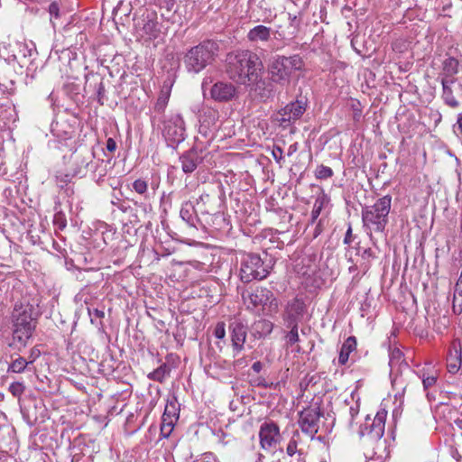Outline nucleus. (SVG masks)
Instances as JSON below:
<instances>
[{
	"label": "nucleus",
	"instance_id": "1",
	"mask_svg": "<svg viewBox=\"0 0 462 462\" xmlns=\"http://www.w3.org/2000/svg\"><path fill=\"white\" fill-rule=\"evenodd\" d=\"M41 312L36 302L23 299L17 301L11 313L12 341L9 346L21 351L26 347L36 328Z\"/></svg>",
	"mask_w": 462,
	"mask_h": 462
},
{
	"label": "nucleus",
	"instance_id": "2",
	"mask_svg": "<svg viewBox=\"0 0 462 462\" xmlns=\"http://www.w3.org/2000/svg\"><path fill=\"white\" fill-rule=\"evenodd\" d=\"M226 72L231 79L246 85L259 79L263 65L258 55L250 51L230 53L226 58Z\"/></svg>",
	"mask_w": 462,
	"mask_h": 462
},
{
	"label": "nucleus",
	"instance_id": "3",
	"mask_svg": "<svg viewBox=\"0 0 462 462\" xmlns=\"http://www.w3.org/2000/svg\"><path fill=\"white\" fill-rule=\"evenodd\" d=\"M303 68L304 61L299 54L275 55L269 60L267 71L273 83L284 87L289 85L292 76Z\"/></svg>",
	"mask_w": 462,
	"mask_h": 462
},
{
	"label": "nucleus",
	"instance_id": "4",
	"mask_svg": "<svg viewBox=\"0 0 462 462\" xmlns=\"http://www.w3.org/2000/svg\"><path fill=\"white\" fill-rule=\"evenodd\" d=\"M218 43L208 40L187 51L183 57L184 66L189 72L199 73L211 64L218 52Z\"/></svg>",
	"mask_w": 462,
	"mask_h": 462
},
{
	"label": "nucleus",
	"instance_id": "5",
	"mask_svg": "<svg viewBox=\"0 0 462 462\" xmlns=\"http://www.w3.org/2000/svg\"><path fill=\"white\" fill-rule=\"evenodd\" d=\"M392 197L390 195L383 196L376 200L372 206H365L362 208V221L364 227L372 232L383 233L388 223V216L391 210Z\"/></svg>",
	"mask_w": 462,
	"mask_h": 462
},
{
	"label": "nucleus",
	"instance_id": "6",
	"mask_svg": "<svg viewBox=\"0 0 462 462\" xmlns=\"http://www.w3.org/2000/svg\"><path fill=\"white\" fill-rule=\"evenodd\" d=\"M271 266L257 254L243 255L240 266V279L247 283L254 280H263L270 273Z\"/></svg>",
	"mask_w": 462,
	"mask_h": 462
},
{
	"label": "nucleus",
	"instance_id": "7",
	"mask_svg": "<svg viewBox=\"0 0 462 462\" xmlns=\"http://www.w3.org/2000/svg\"><path fill=\"white\" fill-rule=\"evenodd\" d=\"M243 300L248 310H254L261 307L263 313L267 316L278 311V301L267 288L257 287L246 296L243 294Z\"/></svg>",
	"mask_w": 462,
	"mask_h": 462
},
{
	"label": "nucleus",
	"instance_id": "8",
	"mask_svg": "<svg viewBox=\"0 0 462 462\" xmlns=\"http://www.w3.org/2000/svg\"><path fill=\"white\" fill-rule=\"evenodd\" d=\"M185 123L180 114H171L163 121L162 134L169 145L174 146L185 139Z\"/></svg>",
	"mask_w": 462,
	"mask_h": 462
},
{
	"label": "nucleus",
	"instance_id": "9",
	"mask_svg": "<svg viewBox=\"0 0 462 462\" xmlns=\"http://www.w3.org/2000/svg\"><path fill=\"white\" fill-rule=\"evenodd\" d=\"M386 417L387 411L383 409L378 411L373 420L367 416L365 424L360 427V436H367L372 441L381 439L384 434Z\"/></svg>",
	"mask_w": 462,
	"mask_h": 462
},
{
	"label": "nucleus",
	"instance_id": "10",
	"mask_svg": "<svg viewBox=\"0 0 462 462\" xmlns=\"http://www.w3.org/2000/svg\"><path fill=\"white\" fill-rule=\"evenodd\" d=\"M321 416L320 408L317 405L310 406L301 411L298 422L302 432L313 439L319 431Z\"/></svg>",
	"mask_w": 462,
	"mask_h": 462
},
{
	"label": "nucleus",
	"instance_id": "11",
	"mask_svg": "<svg viewBox=\"0 0 462 462\" xmlns=\"http://www.w3.org/2000/svg\"><path fill=\"white\" fill-rule=\"evenodd\" d=\"M306 108L307 101L304 98L291 102L278 112L277 121L281 126L286 128L300 119Z\"/></svg>",
	"mask_w": 462,
	"mask_h": 462
},
{
	"label": "nucleus",
	"instance_id": "12",
	"mask_svg": "<svg viewBox=\"0 0 462 462\" xmlns=\"http://www.w3.org/2000/svg\"><path fill=\"white\" fill-rule=\"evenodd\" d=\"M94 152L90 149L83 148L78 151L73 160V176L83 177L88 171H94Z\"/></svg>",
	"mask_w": 462,
	"mask_h": 462
},
{
	"label": "nucleus",
	"instance_id": "13",
	"mask_svg": "<svg viewBox=\"0 0 462 462\" xmlns=\"http://www.w3.org/2000/svg\"><path fill=\"white\" fill-rule=\"evenodd\" d=\"M260 445L263 449L275 446L281 439L280 429L273 421L263 423L259 430Z\"/></svg>",
	"mask_w": 462,
	"mask_h": 462
},
{
	"label": "nucleus",
	"instance_id": "14",
	"mask_svg": "<svg viewBox=\"0 0 462 462\" xmlns=\"http://www.w3.org/2000/svg\"><path fill=\"white\" fill-rule=\"evenodd\" d=\"M228 328L231 334L233 350L236 355L244 349L247 336V325L241 319H235L230 322Z\"/></svg>",
	"mask_w": 462,
	"mask_h": 462
},
{
	"label": "nucleus",
	"instance_id": "15",
	"mask_svg": "<svg viewBox=\"0 0 462 462\" xmlns=\"http://www.w3.org/2000/svg\"><path fill=\"white\" fill-rule=\"evenodd\" d=\"M462 365V341L454 339L448 348L447 356V369L450 374H457Z\"/></svg>",
	"mask_w": 462,
	"mask_h": 462
},
{
	"label": "nucleus",
	"instance_id": "16",
	"mask_svg": "<svg viewBox=\"0 0 462 462\" xmlns=\"http://www.w3.org/2000/svg\"><path fill=\"white\" fill-rule=\"evenodd\" d=\"M236 93V89L232 83L218 81L210 88V96L212 99L217 102L230 101Z\"/></svg>",
	"mask_w": 462,
	"mask_h": 462
},
{
	"label": "nucleus",
	"instance_id": "17",
	"mask_svg": "<svg viewBox=\"0 0 462 462\" xmlns=\"http://www.w3.org/2000/svg\"><path fill=\"white\" fill-rule=\"evenodd\" d=\"M219 120V112L217 109H215L210 106H205L202 108L199 116V131L204 134L207 133L208 130L212 128H217V124Z\"/></svg>",
	"mask_w": 462,
	"mask_h": 462
},
{
	"label": "nucleus",
	"instance_id": "18",
	"mask_svg": "<svg viewBox=\"0 0 462 462\" xmlns=\"http://www.w3.org/2000/svg\"><path fill=\"white\" fill-rule=\"evenodd\" d=\"M202 160L199 156L198 152L191 149L186 152H184L180 157V162L181 164V169L184 173L189 174L192 173L199 163H201Z\"/></svg>",
	"mask_w": 462,
	"mask_h": 462
},
{
	"label": "nucleus",
	"instance_id": "19",
	"mask_svg": "<svg viewBox=\"0 0 462 462\" xmlns=\"http://www.w3.org/2000/svg\"><path fill=\"white\" fill-rule=\"evenodd\" d=\"M389 365L391 367V375L394 374V371H401L402 368L407 370L411 374L414 373L409 368L408 364L403 358V354L399 348L391 349L389 354Z\"/></svg>",
	"mask_w": 462,
	"mask_h": 462
},
{
	"label": "nucleus",
	"instance_id": "20",
	"mask_svg": "<svg viewBox=\"0 0 462 462\" xmlns=\"http://www.w3.org/2000/svg\"><path fill=\"white\" fill-rule=\"evenodd\" d=\"M246 86L254 87L253 89L263 100L268 99L273 96V85L271 82H266L262 79V71H259L258 80L250 82V84H246Z\"/></svg>",
	"mask_w": 462,
	"mask_h": 462
},
{
	"label": "nucleus",
	"instance_id": "21",
	"mask_svg": "<svg viewBox=\"0 0 462 462\" xmlns=\"http://www.w3.org/2000/svg\"><path fill=\"white\" fill-rule=\"evenodd\" d=\"M272 29L265 25H256L247 32V40L251 42H268L271 38Z\"/></svg>",
	"mask_w": 462,
	"mask_h": 462
},
{
	"label": "nucleus",
	"instance_id": "22",
	"mask_svg": "<svg viewBox=\"0 0 462 462\" xmlns=\"http://www.w3.org/2000/svg\"><path fill=\"white\" fill-rule=\"evenodd\" d=\"M417 375L420 379H421L423 389L425 392H427V398L430 399V393L428 391L436 384L439 377L438 372L435 370H430V367H423L418 372Z\"/></svg>",
	"mask_w": 462,
	"mask_h": 462
},
{
	"label": "nucleus",
	"instance_id": "23",
	"mask_svg": "<svg viewBox=\"0 0 462 462\" xmlns=\"http://www.w3.org/2000/svg\"><path fill=\"white\" fill-rule=\"evenodd\" d=\"M273 329V323L267 319H259L252 326V335L257 338L269 336Z\"/></svg>",
	"mask_w": 462,
	"mask_h": 462
},
{
	"label": "nucleus",
	"instance_id": "24",
	"mask_svg": "<svg viewBox=\"0 0 462 462\" xmlns=\"http://www.w3.org/2000/svg\"><path fill=\"white\" fill-rule=\"evenodd\" d=\"M356 338L354 336L348 337L343 343L338 356V364L344 365L347 363L349 356L356 349Z\"/></svg>",
	"mask_w": 462,
	"mask_h": 462
},
{
	"label": "nucleus",
	"instance_id": "25",
	"mask_svg": "<svg viewBox=\"0 0 462 462\" xmlns=\"http://www.w3.org/2000/svg\"><path fill=\"white\" fill-rule=\"evenodd\" d=\"M195 215V208L190 201H185L181 205L180 216L183 221H185L189 226L196 227V222L198 220Z\"/></svg>",
	"mask_w": 462,
	"mask_h": 462
},
{
	"label": "nucleus",
	"instance_id": "26",
	"mask_svg": "<svg viewBox=\"0 0 462 462\" xmlns=\"http://www.w3.org/2000/svg\"><path fill=\"white\" fill-rule=\"evenodd\" d=\"M171 96V88L167 87H163L160 92V95L157 98L156 104L154 106V110L158 114H162L165 111V108L168 105L169 99Z\"/></svg>",
	"mask_w": 462,
	"mask_h": 462
},
{
	"label": "nucleus",
	"instance_id": "27",
	"mask_svg": "<svg viewBox=\"0 0 462 462\" xmlns=\"http://www.w3.org/2000/svg\"><path fill=\"white\" fill-rule=\"evenodd\" d=\"M458 60L454 57L447 58L442 64V75L453 77L458 73Z\"/></svg>",
	"mask_w": 462,
	"mask_h": 462
},
{
	"label": "nucleus",
	"instance_id": "28",
	"mask_svg": "<svg viewBox=\"0 0 462 462\" xmlns=\"http://www.w3.org/2000/svg\"><path fill=\"white\" fill-rule=\"evenodd\" d=\"M375 258V254L371 248H365L360 254L359 267L365 273L371 267V261Z\"/></svg>",
	"mask_w": 462,
	"mask_h": 462
},
{
	"label": "nucleus",
	"instance_id": "29",
	"mask_svg": "<svg viewBox=\"0 0 462 462\" xmlns=\"http://www.w3.org/2000/svg\"><path fill=\"white\" fill-rule=\"evenodd\" d=\"M171 369L166 364L161 365L158 368L151 372L147 376L150 380L163 382L166 376L170 374Z\"/></svg>",
	"mask_w": 462,
	"mask_h": 462
},
{
	"label": "nucleus",
	"instance_id": "30",
	"mask_svg": "<svg viewBox=\"0 0 462 462\" xmlns=\"http://www.w3.org/2000/svg\"><path fill=\"white\" fill-rule=\"evenodd\" d=\"M28 365H29V363L27 362V359L18 356L8 365L7 372L21 374L25 371V369L27 368Z\"/></svg>",
	"mask_w": 462,
	"mask_h": 462
},
{
	"label": "nucleus",
	"instance_id": "31",
	"mask_svg": "<svg viewBox=\"0 0 462 462\" xmlns=\"http://www.w3.org/2000/svg\"><path fill=\"white\" fill-rule=\"evenodd\" d=\"M328 202V199L325 194L318 197L314 202L313 208L311 211V223H314L319 217L324 206Z\"/></svg>",
	"mask_w": 462,
	"mask_h": 462
},
{
	"label": "nucleus",
	"instance_id": "32",
	"mask_svg": "<svg viewBox=\"0 0 462 462\" xmlns=\"http://www.w3.org/2000/svg\"><path fill=\"white\" fill-rule=\"evenodd\" d=\"M48 13L50 14V22L53 28L56 27V21L61 17L60 5L57 1H53L48 7Z\"/></svg>",
	"mask_w": 462,
	"mask_h": 462
},
{
	"label": "nucleus",
	"instance_id": "33",
	"mask_svg": "<svg viewBox=\"0 0 462 462\" xmlns=\"http://www.w3.org/2000/svg\"><path fill=\"white\" fill-rule=\"evenodd\" d=\"M442 98L446 105L450 107H457L459 103L453 96V91L450 87H442Z\"/></svg>",
	"mask_w": 462,
	"mask_h": 462
},
{
	"label": "nucleus",
	"instance_id": "34",
	"mask_svg": "<svg viewBox=\"0 0 462 462\" xmlns=\"http://www.w3.org/2000/svg\"><path fill=\"white\" fill-rule=\"evenodd\" d=\"M133 189L139 195H142V196H144V198H147L148 183L146 180H144L143 179H137L133 183Z\"/></svg>",
	"mask_w": 462,
	"mask_h": 462
},
{
	"label": "nucleus",
	"instance_id": "35",
	"mask_svg": "<svg viewBox=\"0 0 462 462\" xmlns=\"http://www.w3.org/2000/svg\"><path fill=\"white\" fill-rule=\"evenodd\" d=\"M334 172L330 167L323 164L319 165L315 171V177L319 180H326L331 178Z\"/></svg>",
	"mask_w": 462,
	"mask_h": 462
},
{
	"label": "nucleus",
	"instance_id": "36",
	"mask_svg": "<svg viewBox=\"0 0 462 462\" xmlns=\"http://www.w3.org/2000/svg\"><path fill=\"white\" fill-rule=\"evenodd\" d=\"M163 413H164V415H166V417H171L175 420H178L179 419V409L177 407L176 402H173V401L168 402L165 406Z\"/></svg>",
	"mask_w": 462,
	"mask_h": 462
},
{
	"label": "nucleus",
	"instance_id": "37",
	"mask_svg": "<svg viewBox=\"0 0 462 462\" xmlns=\"http://www.w3.org/2000/svg\"><path fill=\"white\" fill-rule=\"evenodd\" d=\"M25 390V386L23 383L20 382H14L9 386V392L14 396V397H20Z\"/></svg>",
	"mask_w": 462,
	"mask_h": 462
},
{
	"label": "nucleus",
	"instance_id": "38",
	"mask_svg": "<svg viewBox=\"0 0 462 462\" xmlns=\"http://www.w3.org/2000/svg\"><path fill=\"white\" fill-rule=\"evenodd\" d=\"M287 343L291 346L299 341L298 326L294 325L286 335Z\"/></svg>",
	"mask_w": 462,
	"mask_h": 462
},
{
	"label": "nucleus",
	"instance_id": "39",
	"mask_svg": "<svg viewBox=\"0 0 462 462\" xmlns=\"http://www.w3.org/2000/svg\"><path fill=\"white\" fill-rule=\"evenodd\" d=\"M214 336L218 339H224L226 337V326L224 322L217 323L214 328Z\"/></svg>",
	"mask_w": 462,
	"mask_h": 462
},
{
	"label": "nucleus",
	"instance_id": "40",
	"mask_svg": "<svg viewBox=\"0 0 462 462\" xmlns=\"http://www.w3.org/2000/svg\"><path fill=\"white\" fill-rule=\"evenodd\" d=\"M73 174H60L56 176V181L60 188L63 189L69 182H70Z\"/></svg>",
	"mask_w": 462,
	"mask_h": 462
},
{
	"label": "nucleus",
	"instance_id": "41",
	"mask_svg": "<svg viewBox=\"0 0 462 462\" xmlns=\"http://www.w3.org/2000/svg\"><path fill=\"white\" fill-rule=\"evenodd\" d=\"M53 223L60 229L65 228L67 226V221H66L64 214H62L61 212L55 214Z\"/></svg>",
	"mask_w": 462,
	"mask_h": 462
},
{
	"label": "nucleus",
	"instance_id": "42",
	"mask_svg": "<svg viewBox=\"0 0 462 462\" xmlns=\"http://www.w3.org/2000/svg\"><path fill=\"white\" fill-rule=\"evenodd\" d=\"M453 311L456 314H460L462 312V295H457L454 293Z\"/></svg>",
	"mask_w": 462,
	"mask_h": 462
},
{
	"label": "nucleus",
	"instance_id": "43",
	"mask_svg": "<svg viewBox=\"0 0 462 462\" xmlns=\"http://www.w3.org/2000/svg\"><path fill=\"white\" fill-rule=\"evenodd\" d=\"M40 355H41L40 350L36 346L32 347L30 350V356H29V358L27 360L29 365L32 364L36 360V358H38L40 356Z\"/></svg>",
	"mask_w": 462,
	"mask_h": 462
},
{
	"label": "nucleus",
	"instance_id": "44",
	"mask_svg": "<svg viewBox=\"0 0 462 462\" xmlns=\"http://www.w3.org/2000/svg\"><path fill=\"white\" fill-rule=\"evenodd\" d=\"M297 451V442L296 440L294 439H291L290 440L288 446H287V448H286V452L289 456H293Z\"/></svg>",
	"mask_w": 462,
	"mask_h": 462
},
{
	"label": "nucleus",
	"instance_id": "45",
	"mask_svg": "<svg viewBox=\"0 0 462 462\" xmlns=\"http://www.w3.org/2000/svg\"><path fill=\"white\" fill-rule=\"evenodd\" d=\"M456 82V79H455V76L453 77H448V76H444L442 75V79H441V85L442 87H450Z\"/></svg>",
	"mask_w": 462,
	"mask_h": 462
},
{
	"label": "nucleus",
	"instance_id": "46",
	"mask_svg": "<svg viewBox=\"0 0 462 462\" xmlns=\"http://www.w3.org/2000/svg\"><path fill=\"white\" fill-rule=\"evenodd\" d=\"M283 151L281 147L277 146L273 150V156L277 162H280L282 159Z\"/></svg>",
	"mask_w": 462,
	"mask_h": 462
},
{
	"label": "nucleus",
	"instance_id": "47",
	"mask_svg": "<svg viewBox=\"0 0 462 462\" xmlns=\"http://www.w3.org/2000/svg\"><path fill=\"white\" fill-rule=\"evenodd\" d=\"M172 429H173V426H170V425H166V424H162V426H161V434L164 437V438H167L169 437V435L171 434V432L172 431Z\"/></svg>",
	"mask_w": 462,
	"mask_h": 462
},
{
	"label": "nucleus",
	"instance_id": "48",
	"mask_svg": "<svg viewBox=\"0 0 462 462\" xmlns=\"http://www.w3.org/2000/svg\"><path fill=\"white\" fill-rule=\"evenodd\" d=\"M352 241H353L352 226H351V225H348V228L346 232L345 238H344V244L350 245Z\"/></svg>",
	"mask_w": 462,
	"mask_h": 462
},
{
	"label": "nucleus",
	"instance_id": "49",
	"mask_svg": "<svg viewBox=\"0 0 462 462\" xmlns=\"http://www.w3.org/2000/svg\"><path fill=\"white\" fill-rule=\"evenodd\" d=\"M106 150L108 152H115L116 149V141L113 138H111V137L108 138L106 140Z\"/></svg>",
	"mask_w": 462,
	"mask_h": 462
},
{
	"label": "nucleus",
	"instance_id": "50",
	"mask_svg": "<svg viewBox=\"0 0 462 462\" xmlns=\"http://www.w3.org/2000/svg\"><path fill=\"white\" fill-rule=\"evenodd\" d=\"M175 421H177V420L171 418V417H166V415H164V413L162 414V424L174 426Z\"/></svg>",
	"mask_w": 462,
	"mask_h": 462
},
{
	"label": "nucleus",
	"instance_id": "51",
	"mask_svg": "<svg viewBox=\"0 0 462 462\" xmlns=\"http://www.w3.org/2000/svg\"><path fill=\"white\" fill-rule=\"evenodd\" d=\"M104 93H105V86L102 82H100L97 88V94L98 101L100 102V104H102L101 98H102Z\"/></svg>",
	"mask_w": 462,
	"mask_h": 462
},
{
	"label": "nucleus",
	"instance_id": "52",
	"mask_svg": "<svg viewBox=\"0 0 462 462\" xmlns=\"http://www.w3.org/2000/svg\"><path fill=\"white\" fill-rule=\"evenodd\" d=\"M262 369L263 364L260 361H256L252 365V370L256 374L260 373Z\"/></svg>",
	"mask_w": 462,
	"mask_h": 462
},
{
	"label": "nucleus",
	"instance_id": "53",
	"mask_svg": "<svg viewBox=\"0 0 462 462\" xmlns=\"http://www.w3.org/2000/svg\"><path fill=\"white\" fill-rule=\"evenodd\" d=\"M88 314L91 316V315H92V311H91V310H90V309H88ZM93 314L95 315V317L99 318V319H102V318H104V316H105L104 311H103V310H97V309H95V310H93Z\"/></svg>",
	"mask_w": 462,
	"mask_h": 462
},
{
	"label": "nucleus",
	"instance_id": "54",
	"mask_svg": "<svg viewBox=\"0 0 462 462\" xmlns=\"http://www.w3.org/2000/svg\"><path fill=\"white\" fill-rule=\"evenodd\" d=\"M359 412V409H358V406H352L349 408V414H350V417H351V420H353L355 418V416H356Z\"/></svg>",
	"mask_w": 462,
	"mask_h": 462
},
{
	"label": "nucleus",
	"instance_id": "55",
	"mask_svg": "<svg viewBox=\"0 0 462 462\" xmlns=\"http://www.w3.org/2000/svg\"><path fill=\"white\" fill-rule=\"evenodd\" d=\"M401 380H402L401 376H400V377H399V376H397V375H396V376H394V377L392 379L393 386V387H397L398 385H402V381H401Z\"/></svg>",
	"mask_w": 462,
	"mask_h": 462
},
{
	"label": "nucleus",
	"instance_id": "56",
	"mask_svg": "<svg viewBox=\"0 0 462 462\" xmlns=\"http://www.w3.org/2000/svg\"><path fill=\"white\" fill-rule=\"evenodd\" d=\"M234 365L236 367H244L246 365V362L244 359L240 358L234 362Z\"/></svg>",
	"mask_w": 462,
	"mask_h": 462
},
{
	"label": "nucleus",
	"instance_id": "57",
	"mask_svg": "<svg viewBox=\"0 0 462 462\" xmlns=\"http://www.w3.org/2000/svg\"><path fill=\"white\" fill-rule=\"evenodd\" d=\"M456 289L462 291V271H461V274L456 283Z\"/></svg>",
	"mask_w": 462,
	"mask_h": 462
},
{
	"label": "nucleus",
	"instance_id": "58",
	"mask_svg": "<svg viewBox=\"0 0 462 462\" xmlns=\"http://www.w3.org/2000/svg\"><path fill=\"white\" fill-rule=\"evenodd\" d=\"M321 220L318 223L315 228L314 236L317 237L321 233V227H320Z\"/></svg>",
	"mask_w": 462,
	"mask_h": 462
},
{
	"label": "nucleus",
	"instance_id": "59",
	"mask_svg": "<svg viewBox=\"0 0 462 462\" xmlns=\"http://www.w3.org/2000/svg\"><path fill=\"white\" fill-rule=\"evenodd\" d=\"M457 125L458 130L460 131V134H462V115L459 116Z\"/></svg>",
	"mask_w": 462,
	"mask_h": 462
},
{
	"label": "nucleus",
	"instance_id": "60",
	"mask_svg": "<svg viewBox=\"0 0 462 462\" xmlns=\"http://www.w3.org/2000/svg\"><path fill=\"white\" fill-rule=\"evenodd\" d=\"M263 457H264L263 455L258 454V458H257L256 462H263Z\"/></svg>",
	"mask_w": 462,
	"mask_h": 462
},
{
	"label": "nucleus",
	"instance_id": "61",
	"mask_svg": "<svg viewBox=\"0 0 462 462\" xmlns=\"http://www.w3.org/2000/svg\"><path fill=\"white\" fill-rule=\"evenodd\" d=\"M455 294L462 295V291L455 289Z\"/></svg>",
	"mask_w": 462,
	"mask_h": 462
},
{
	"label": "nucleus",
	"instance_id": "62",
	"mask_svg": "<svg viewBox=\"0 0 462 462\" xmlns=\"http://www.w3.org/2000/svg\"><path fill=\"white\" fill-rule=\"evenodd\" d=\"M289 149H290V153H291L293 151H295V148L293 145H291Z\"/></svg>",
	"mask_w": 462,
	"mask_h": 462
},
{
	"label": "nucleus",
	"instance_id": "63",
	"mask_svg": "<svg viewBox=\"0 0 462 462\" xmlns=\"http://www.w3.org/2000/svg\"><path fill=\"white\" fill-rule=\"evenodd\" d=\"M206 84H207V81H206V79H204V81H203V83H202V88H205Z\"/></svg>",
	"mask_w": 462,
	"mask_h": 462
},
{
	"label": "nucleus",
	"instance_id": "64",
	"mask_svg": "<svg viewBox=\"0 0 462 462\" xmlns=\"http://www.w3.org/2000/svg\"><path fill=\"white\" fill-rule=\"evenodd\" d=\"M402 390H403V392H406L407 386H404Z\"/></svg>",
	"mask_w": 462,
	"mask_h": 462
}]
</instances>
